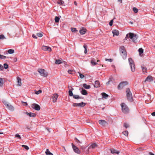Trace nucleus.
Instances as JSON below:
<instances>
[{"instance_id": "obj_58", "label": "nucleus", "mask_w": 155, "mask_h": 155, "mask_svg": "<svg viewBox=\"0 0 155 155\" xmlns=\"http://www.w3.org/2000/svg\"><path fill=\"white\" fill-rule=\"evenodd\" d=\"M151 115L153 116H155V112H153L151 113Z\"/></svg>"}, {"instance_id": "obj_43", "label": "nucleus", "mask_w": 155, "mask_h": 155, "mask_svg": "<svg viewBox=\"0 0 155 155\" xmlns=\"http://www.w3.org/2000/svg\"><path fill=\"white\" fill-rule=\"evenodd\" d=\"M113 79V78H110V79L109 80V81L107 82L106 83V84L108 85L110 84V82Z\"/></svg>"}, {"instance_id": "obj_4", "label": "nucleus", "mask_w": 155, "mask_h": 155, "mask_svg": "<svg viewBox=\"0 0 155 155\" xmlns=\"http://www.w3.org/2000/svg\"><path fill=\"white\" fill-rule=\"evenodd\" d=\"M121 106L122 108V111L124 113L127 114L129 112V109L125 103H121Z\"/></svg>"}, {"instance_id": "obj_36", "label": "nucleus", "mask_w": 155, "mask_h": 155, "mask_svg": "<svg viewBox=\"0 0 155 155\" xmlns=\"http://www.w3.org/2000/svg\"><path fill=\"white\" fill-rule=\"evenodd\" d=\"M54 19L56 22H58L59 21L60 18L56 16Z\"/></svg>"}, {"instance_id": "obj_15", "label": "nucleus", "mask_w": 155, "mask_h": 155, "mask_svg": "<svg viewBox=\"0 0 155 155\" xmlns=\"http://www.w3.org/2000/svg\"><path fill=\"white\" fill-rule=\"evenodd\" d=\"M86 28H83L80 30V33L81 35H84L86 33Z\"/></svg>"}, {"instance_id": "obj_24", "label": "nucleus", "mask_w": 155, "mask_h": 155, "mask_svg": "<svg viewBox=\"0 0 155 155\" xmlns=\"http://www.w3.org/2000/svg\"><path fill=\"white\" fill-rule=\"evenodd\" d=\"M73 97L74 98L76 99H82L83 98V97H80L79 95H76L74 94L73 96Z\"/></svg>"}, {"instance_id": "obj_38", "label": "nucleus", "mask_w": 155, "mask_h": 155, "mask_svg": "<svg viewBox=\"0 0 155 155\" xmlns=\"http://www.w3.org/2000/svg\"><path fill=\"white\" fill-rule=\"evenodd\" d=\"M69 93V95L70 96H73L74 95L73 94L72 91H71L70 90H69L68 92Z\"/></svg>"}, {"instance_id": "obj_54", "label": "nucleus", "mask_w": 155, "mask_h": 155, "mask_svg": "<svg viewBox=\"0 0 155 155\" xmlns=\"http://www.w3.org/2000/svg\"><path fill=\"white\" fill-rule=\"evenodd\" d=\"M21 103L22 104H24V105L25 106H27L28 105L27 103L26 102H24L23 101H21Z\"/></svg>"}, {"instance_id": "obj_42", "label": "nucleus", "mask_w": 155, "mask_h": 155, "mask_svg": "<svg viewBox=\"0 0 155 155\" xmlns=\"http://www.w3.org/2000/svg\"><path fill=\"white\" fill-rule=\"evenodd\" d=\"M133 10L134 12L135 13H137L138 12V9L135 7H134L133 8Z\"/></svg>"}, {"instance_id": "obj_50", "label": "nucleus", "mask_w": 155, "mask_h": 155, "mask_svg": "<svg viewBox=\"0 0 155 155\" xmlns=\"http://www.w3.org/2000/svg\"><path fill=\"white\" fill-rule=\"evenodd\" d=\"M79 74L80 78H83L84 77V75L83 74L80 73H79Z\"/></svg>"}, {"instance_id": "obj_1", "label": "nucleus", "mask_w": 155, "mask_h": 155, "mask_svg": "<svg viewBox=\"0 0 155 155\" xmlns=\"http://www.w3.org/2000/svg\"><path fill=\"white\" fill-rule=\"evenodd\" d=\"M128 38H130L132 39L133 42H135L138 38L136 34H134L133 33L130 32L126 35L125 39L127 40Z\"/></svg>"}, {"instance_id": "obj_14", "label": "nucleus", "mask_w": 155, "mask_h": 155, "mask_svg": "<svg viewBox=\"0 0 155 155\" xmlns=\"http://www.w3.org/2000/svg\"><path fill=\"white\" fill-rule=\"evenodd\" d=\"M58 95L57 94H54L52 97L53 101L54 102H56L57 100L58 99Z\"/></svg>"}, {"instance_id": "obj_9", "label": "nucleus", "mask_w": 155, "mask_h": 155, "mask_svg": "<svg viewBox=\"0 0 155 155\" xmlns=\"http://www.w3.org/2000/svg\"><path fill=\"white\" fill-rule=\"evenodd\" d=\"M71 145L74 151L76 153L79 154L80 153V151L79 149L75 146L73 143H72Z\"/></svg>"}, {"instance_id": "obj_8", "label": "nucleus", "mask_w": 155, "mask_h": 155, "mask_svg": "<svg viewBox=\"0 0 155 155\" xmlns=\"http://www.w3.org/2000/svg\"><path fill=\"white\" fill-rule=\"evenodd\" d=\"M85 104H86L85 103L82 102L80 103H74L73 104V106L74 107H83L85 106Z\"/></svg>"}, {"instance_id": "obj_52", "label": "nucleus", "mask_w": 155, "mask_h": 155, "mask_svg": "<svg viewBox=\"0 0 155 155\" xmlns=\"http://www.w3.org/2000/svg\"><path fill=\"white\" fill-rule=\"evenodd\" d=\"M113 20H112L110 21L109 22V25L110 26H111L113 25Z\"/></svg>"}, {"instance_id": "obj_39", "label": "nucleus", "mask_w": 155, "mask_h": 155, "mask_svg": "<svg viewBox=\"0 0 155 155\" xmlns=\"http://www.w3.org/2000/svg\"><path fill=\"white\" fill-rule=\"evenodd\" d=\"M68 72L70 74H73L74 72V71L72 70H69L68 71Z\"/></svg>"}, {"instance_id": "obj_20", "label": "nucleus", "mask_w": 155, "mask_h": 155, "mask_svg": "<svg viewBox=\"0 0 155 155\" xmlns=\"http://www.w3.org/2000/svg\"><path fill=\"white\" fill-rule=\"evenodd\" d=\"M97 145L96 143H93L89 147L88 149H93L95 147H97Z\"/></svg>"}, {"instance_id": "obj_29", "label": "nucleus", "mask_w": 155, "mask_h": 155, "mask_svg": "<svg viewBox=\"0 0 155 155\" xmlns=\"http://www.w3.org/2000/svg\"><path fill=\"white\" fill-rule=\"evenodd\" d=\"M91 63L93 65H95L97 64V63L95 62V60L94 59H92L91 61Z\"/></svg>"}, {"instance_id": "obj_27", "label": "nucleus", "mask_w": 155, "mask_h": 155, "mask_svg": "<svg viewBox=\"0 0 155 155\" xmlns=\"http://www.w3.org/2000/svg\"><path fill=\"white\" fill-rule=\"evenodd\" d=\"M83 87L86 89H89L91 88V86L90 85H87L86 84H83Z\"/></svg>"}, {"instance_id": "obj_2", "label": "nucleus", "mask_w": 155, "mask_h": 155, "mask_svg": "<svg viewBox=\"0 0 155 155\" xmlns=\"http://www.w3.org/2000/svg\"><path fill=\"white\" fill-rule=\"evenodd\" d=\"M126 93L127 100L129 101H132L133 99L132 93L129 88L126 89Z\"/></svg>"}, {"instance_id": "obj_60", "label": "nucleus", "mask_w": 155, "mask_h": 155, "mask_svg": "<svg viewBox=\"0 0 155 155\" xmlns=\"http://www.w3.org/2000/svg\"><path fill=\"white\" fill-rule=\"evenodd\" d=\"M84 49H87V46H85V45H84Z\"/></svg>"}, {"instance_id": "obj_32", "label": "nucleus", "mask_w": 155, "mask_h": 155, "mask_svg": "<svg viewBox=\"0 0 155 155\" xmlns=\"http://www.w3.org/2000/svg\"><path fill=\"white\" fill-rule=\"evenodd\" d=\"M57 3L58 4L61 5L64 3V2L62 0H59Z\"/></svg>"}, {"instance_id": "obj_44", "label": "nucleus", "mask_w": 155, "mask_h": 155, "mask_svg": "<svg viewBox=\"0 0 155 155\" xmlns=\"http://www.w3.org/2000/svg\"><path fill=\"white\" fill-rule=\"evenodd\" d=\"M4 67L5 69H7L8 68V65L6 63H5L4 64Z\"/></svg>"}, {"instance_id": "obj_3", "label": "nucleus", "mask_w": 155, "mask_h": 155, "mask_svg": "<svg viewBox=\"0 0 155 155\" xmlns=\"http://www.w3.org/2000/svg\"><path fill=\"white\" fill-rule=\"evenodd\" d=\"M120 53L123 59L126 58L127 54L124 46H121L120 48Z\"/></svg>"}, {"instance_id": "obj_47", "label": "nucleus", "mask_w": 155, "mask_h": 155, "mask_svg": "<svg viewBox=\"0 0 155 155\" xmlns=\"http://www.w3.org/2000/svg\"><path fill=\"white\" fill-rule=\"evenodd\" d=\"M37 36L39 37H41L43 36V35L42 33H39L37 34Z\"/></svg>"}, {"instance_id": "obj_62", "label": "nucleus", "mask_w": 155, "mask_h": 155, "mask_svg": "<svg viewBox=\"0 0 155 155\" xmlns=\"http://www.w3.org/2000/svg\"><path fill=\"white\" fill-rule=\"evenodd\" d=\"M74 4L75 5H77V2H76V1H74Z\"/></svg>"}, {"instance_id": "obj_30", "label": "nucleus", "mask_w": 155, "mask_h": 155, "mask_svg": "<svg viewBox=\"0 0 155 155\" xmlns=\"http://www.w3.org/2000/svg\"><path fill=\"white\" fill-rule=\"evenodd\" d=\"M62 63L61 60L59 59L56 60L55 61V63L57 64H60Z\"/></svg>"}, {"instance_id": "obj_35", "label": "nucleus", "mask_w": 155, "mask_h": 155, "mask_svg": "<svg viewBox=\"0 0 155 155\" xmlns=\"http://www.w3.org/2000/svg\"><path fill=\"white\" fill-rule=\"evenodd\" d=\"M8 52L10 54H13L14 52V50L13 49H10L8 50Z\"/></svg>"}, {"instance_id": "obj_6", "label": "nucleus", "mask_w": 155, "mask_h": 155, "mask_svg": "<svg viewBox=\"0 0 155 155\" xmlns=\"http://www.w3.org/2000/svg\"><path fill=\"white\" fill-rule=\"evenodd\" d=\"M38 71L42 76L46 77L48 76L47 72L44 69H38Z\"/></svg>"}, {"instance_id": "obj_55", "label": "nucleus", "mask_w": 155, "mask_h": 155, "mask_svg": "<svg viewBox=\"0 0 155 155\" xmlns=\"http://www.w3.org/2000/svg\"><path fill=\"white\" fill-rule=\"evenodd\" d=\"M3 70V67L1 64H0V70Z\"/></svg>"}, {"instance_id": "obj_13", "label": "nucleus", "mask_w": 155, "mask_h": 155, "mask_svg": "<svg viewBox=\"0 0 155 155\" xmlns=\"http://www.w3.org/2000/svg\"><path fill=\"white\" fill-rule=\"evenodd\" d=\"M99 123L101 125L104 126L107 124V123L106 121L103 120H100L99 121Z\"/></svg>"}, {"instance_id": "obj_23", "label": "nucleus", "mask_w": 155, "mask_h": 155, "mask_svg": "<svg viewBox=\"0 0 155 155\" xmlns=\"http://www.w3.org/2000/svg\"><path fill=\"white\" fill-rule=\"evenodd\" d=\"M111 153L113 154H117L119 153V152L114 149H111L110 150Z\"/></svg>"}, {"instance_id": "obj_17", "label": "nucleus", "mask_w": 155, "mask_h": 155, "mask_svg": "<svg viewBox=\"0 0 155 155\" xmlns=\"http://www.w3.org/2000/svg\"><path fill=\"white\" fill-rule=\"evenodd\" d=\"M17 83L18 84H17V86H20L21 85V79L18 77H17Z\"/></svg>"}, {"instance_id": "obj_40", "label": "nucleus", "mask_w": 155, "mask_h": 155, "mask_svg": "<svg viewBox=\"0 0 155 155\" xmlns=\"http://www.w3.org/2000/svg\"><path fill=\"white\" fill-rule=\"evenodd\" d=\"M6 39V38L3 35H0V39Z\"/></svg>"}, {"instance_id": "obj_56", "label": "nucleus", "mask_w": 155, "mask_h": 155, "mask_svg": "<svg viewBox=\"0 0 155 155\" xmlns=\"http://www.w3.org/2000/svg\"><path fill=\"white\" fill-rule=\"evenodd\" d=\"M3 103L4 104V105L5 106H6L7 104H8V103L5 101H3Z\"/></svg>"}, {"instance_id": "obj_7", "label": "nucleus", "mask_w": 155, "mask_h": 155, "mask_svg": "<svg viewBox=\"0 0 155 155\" xmlns=\"http://www.w3.org/2000/svg\"><path fill=\"white\" fill-rule=\"evenodd\" d=\"M128 83L126 81L122 82L118 86L117 88L119 90H121Z\"/></svg>"}, {"instance_id": "obj_21", "label": "nucleus", "mask_w": 155, "mask_h": 155, "mask_svg": "<svg viewBox=\"0 0 155 155\" xmlns=\"http://www.w3.org/2000/svg\"><path fill=\"white\" fill-rule=\"evenodd\" d=\"M95 84L94 85V87H100V83L99 81H95Z\"/></svg>"}, {"instance_id": "obj_49", "label": "nucleus", "mask_w": 155, "mask_h": 155, "mask_svg": "<svg viewBox=\"0 0 155 155\" xmlns=\"http://www.w3.org/2000/svg\"><path fill=\"white\" fill-rule=\"evenodd\" d=\"M71 30L73 32H75L77 30L75 28H71Z\"/></svg>"}, {"instance_id": "obj_45", "label": "nucleus", "mask_w": 155, "mask_h": 155, "mask_svg": "<svg viewBox=\"0 0 155 155\" xmlns=\"http://www.w3.org/2000/svg\"><path fill=\"white\" fill-rule=\"evenodd\" d=\"M15 137L18 138L19 139H21V138L20 136L18 134H15Z\"/></svg>"}, {"instance_id": "obj_5", "label": "nucleus", "mask_w": 155, "mask_h": 155, "mask_svg": "<svg viewBox=\"0 0 155 155\" xmlns=\"http://www.w3.org/2000/svg\"><path fill=\"white\" fill-rule=\"evenodd\" d=\"M128 61L132 71L134 72L135 70V68L133 60L131 58H129Z\"/></svg>"}, {"instance_id": "obj_22", "label": "nucleus", "mask_w": 155, "mask_h": 155, "mask_svg": "<svg viewBox=\"0 0 155 155\" xmlns=\"http://www.w3.org/2000/svg\"><path fill=\"white\" fill-rule=\"evenodd\" d=\"M141 68L143 73L144 74L147 73V69L146 67L143 65L141 66Z\"/></svg>"}, {"instance_id": "obj_33", "label": "nucleus", "mask_w": 155, "mask_h": 155, "mask_svg": "<svg viewBox=\"0 0 155 155\" xmlns=\"http://www.w3.org/2000/svg\"><path fill=\"white\" fill-rule=\"evenodd\" d=\"M138 51L139 52L140 55L141 54L143 53V50L142 48H140L138 49Z\"/></svg>"}, {"instance_id": "obj_48", "label": "nucleus", "mask_w": 155, "mask_h": 155, "mask_svg": "<svg viewBox=\"0 0 155 155\" xmlns=\"http://www.w3.org/2000/svg\"><path fill=\"white\" fill-rule=\"evenodd\" d=\"M42 92V91L41 90H39L38 91H35V94H38Z\"/></svg>"}, {"instance_id": "obj_64", "label": "nucleus", "mask_w": 155, "mask_h": 155, "mask_svg": "<svg viewBox=\"0 0 155 155\" xmlns=\"http://www.w3.org/2000/svg\"><path fill=\"white\" fill-rule=\"evenodd\" d=\"M46 129L49 132H50L49 130L50 129H49L48 128H46Z\"/></svg>"}, {"instance_id": "obj_18", "label": "nucleus", "mask_w": 155, "mask_h": 155, "mask_svg": "<svg viewBox=\"0 0 155 155\" xmlns=\"http://www.w3.org/2000/svg\"><path fill=\"white\" fill-rule=\"evenodd\" d=\"M112 33L113 34L114 36V35H115L116 36H118L119 35V32L117 30H113L112 31Z\"/></svg>"}, {"instance_id": "obj_25", "label": "nucleus", "mask_w": 155, "mask_h": 155, "mask_svg": "<svg viewBox=\"0 0 155 155\" xmlns=\"http://www.w3.org/2000/svg\"><path fill=\"white\" fill-rule=\"evenodd\" d=\"M4 83V81L3 79L0 78V87H2Z\"/></svg>"}, {"instance_id": "obj_19", "label": "nucleus", "mask_w": 155, "mask_h": 155, "mask_svg": "<svg viewBox=\"0 0 155 155\" xmlns=\"http://www.w3.org/2000/svg\"><path fill=\"white\" fill-rule=\"evenodd\" d=\"M26 114L27 115L29 116L30 117H34L36 115V114H35L34 113H31V112H30V113L26 112Z\"/></svg>"}, {"instance_id": "obj_57", "label": "nucleus", "mask_w": 155, "mask_h": 155, "mask_svg": "<svg viewBox=\"0 0 155 155\" xmlns=\"http://www.w3.org/2000/svg\"><path fill=\"white\" fill-rule=\"evenodd\" d=\"M106 61H108L110 62H111L112 61V60L111 59H107L106 60Z\"/></svg>"}, {"instance_id": "obj_16", "label": "nucleus", "mask_w": 155, "mask_h": 155, "mask_svg": "<svg viewBox=\"0 0 155 155\" xmlns=\"http://www.w3.org/2000/svg\"><path fill=\"white\" fill-rule=\"evenodd\" d=\"M6 107L8 110H10L13 111L14 110V107L12 105L9 104H7Z\"/></svg>"}, {"instance_id": "obj_59", "label": "nucleus", "mask_w": 155, "mask_h": 155, "mask_svg": "<svg viewBox=\"0 0 155 155\" xmlns=\"http://www.w3.org/2000/svg\"><path fill=\"white\" fill-rule=\"evenodd\" d=\"M149 155H155L153 153L151 152H149Z\"/></svg>"}, {"instance_id": "obj_61", "label": "nucleus", "mask_w": 155, "mask_h": 155, "mask_svg": "<svg viewBox=\"0 0 155 155\" xmlns=\"http://www.w3.org/2000/svg\"><path fill=\"white\" fill-rule=\"evenodd\" d=\"M87 53V49H85V50H84V53L85 54H86V53Z\"/></svg>"}, {"instance_id": "obj_37", "label": "nucleus", "mask_w": 155, "mask_h": 155, "mask_svg": "<svg viewBox=\"0 0 155 155\" xmlns=\"http://www.w3.org/2000/svg\"><path fill=\"white\" fill-rule=\"evenodd\" d=\"M123 134L126 136H127L128 135V132L127 131H124L123 132Z\"/></svg>"}, {"instance_id": "obj_26", "label": "nucleus", "mask_w": 155, "mask_h": 155, "mask_svg": "<svg viewBox=\"0 0 155 155\" xmlns=\"http://www.w3.org/2000/svg\"><path fill=\"white\" fill-rule=\"evenodd\" d=\"M102 97L105 99H106L108 97V95L105 93L103 92L101 93Z\"/></svg>"}, {"instance_id": "obj_31", "label": "nucleus", "mask_w": 155, "mask_h": 155, "mask_svg": "<svg viewBox=\"0 0 155 155\" xmlns=\"http://www.w3.org/2000/svg\"><path fill=\"white\" fill-rule=\"evenodd\" d=\"M45 153L46 155H53V154L50 152L49 150V149H47L45 151Z\"/></svg>"}, {"instance_id": "obj_11", "label": "nucleus", "mask_w": 155, "mask_h": 155, "mask_svg": "<svg viewBox=\"0 0 155 155\" xmlns=\"http://www.w3.org/2000/svg\"><path fill=\"white\" fill-rule=\"evenodd\" d=\"M153 77L151 76H148L147 77L146 80L144 82L147 83L153 81Z\"/></svg>"}, {"instance_id": "obj_28", "label": "nucleus", "mask_w": 155, "mask_h": 155, "mask_svg": "<svg viewBox=\"0 0 155 155\" xmlns=\"http://www.w3.org/2000/svg\"><path fill=\"white\" fill-rule=\"evenodd\" d=\"M81 93L83 95H86L87 94V92L84 89H82V90L81 91Z\"/></svg>"}, {"instance_id": "obj_12", "label": "nucleus", "mask_w": 155, "mask_h": 155, "mask_svg": "<svg viewBox=\"0 0 155 155\" xmlns=\"http://www.w3.org/2000/svg\"><path fill=\"white\" fill-rule=\"evenodd\" d=\"M42 49L44 51H48L50 52L51 51V49L50 47L45 45L42 46Z\"/></svg>"}, {"instance_id": "obj_46", "label": "nucleus", "mask_w": 155, "mask_h": 155, "mask_svg": "<svg viewBox=\"0 0 155 155\" xmlns=\"http://www.w3.org/2000/svg\"><path fill=\"white\" fill-rule=\"evenodd\" d=\"M6 58H7V57L6 56L1 54L0 59H6Z\"/></svg>"}, {"instance_id": "obj_63", "label": "nucleus", "mask_w": 155, "mask_h": 155, "mask_svg": "<svg viewBox=\"0 0 155 155\" xmlns=\"http://www.w3.org/2000/svg\"><path fill=\"white\" fill-rule=\"evenodd\" d=\"M81 148L82 149H84L85 148V147H84L82 146V147H81Z\"/></svg>"}, {"instance_id": "obj_51", "label": "nucleus", "mask_w": 155, "mask_h": 155, "mask_svg": "<svg viewBox=\"0 0 155 155\" xmlns=\"http://www.w3.org/2000/svg\"><path fill=\"white\" fill-rule=\"evenodd\" d=\"M124 127H125L126 128H127L129 127L128 124L127 123H124Z\"/></svg>"}, {"instance_id": "obj_41", "label": "nucleus", "mask_w": 155, "mask_h": 155, "mask_svg": "<svg viewBox=\"0 0 155 155\" xmlns=\"http://www.w3.org/2000/svg\"><path fill=\"white\" fill-rule=\"evenodd\" d=\"M22 147H23L26 150H28L29 149L28 147L27 146L23 145H22Z\"/></svg>"}, {"instance_id": "obj_34", "label": "nucleus", "mask_w": 155, "mask_h": 155, "mask_svg": "<svg viewBox=\"0 0 155 155\" xmlns=\"http://www.w3.org/2000/svg\"><path fill=\"white\" fill-rule=\"evenodd\" d=\"M74 139L75 140L76 142L79 143V145L81 146V144H82V142L78 140L76 137Z\"/></svg>"}, {"instance_id": "obj_53", "label": "nucleus", "mask_w": 155, "mask_h": 155, "mask_svg": "<svg viewBox=\"0 0 155 155\" xmlns=\"http://www.w3.org/2000/svg\"><path fill=\"white\" fill-rule=\"evenodd\" d=\"M32 37L33 38L35 39L37 38V37L34 34H33L32 35Z\"/></svg>"}, {"instance_id": "obj_10", "label": "nucleus", "mask_w": 155, "mask_h": 155, "mask_svg": "<svg viewBox=\"0 0 155 155\" xmlns=\"http://www.w3.org/2000/svg\"><path fill=\"white\" fill-rule=\"evenodd\" d=\"M31 107L33 109L37 110H39L40 109V106L34 103L33 104L31 105Z\"/></svg>"}]
</instances>
